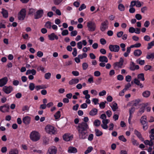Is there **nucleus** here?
I'll return each mask as SVG.
<instances>
[{
    "instance_id": "1",
    "label": "nucleus",
    "mask_w": 154,
    "mask_h": 154,
    "mask_svg": "<svg viewBox=\"0 0 154 154\" xmlns=\"http://www.w3.org/2000/svg\"><path fill=\"white\" fill-rule=\"evenodd\" d=\"M89 128L88 124L84 122L79 123L78 125L76 127L78 131H87Z\"/></svg>"
},
{
    "instance_id": "2",
    "label": "nucleus",
    "mask_w": 154,
    "mask_h": 154,
    "mask_svg": "<svg viewBox=\"0 0 154 154\" xmlns=\"http://www.w3.org/2000/svg\"><path fill=\"white\" fill-rule=\"evenodd\" d=\"M30 137L32 141H36L40 139V136L38 132L36 131H33L30 134Z\"/></svg>"
},
{
    "instance_id": "3",
    "label": "nucleus",
    "mask_w": 154,
    "mask_h": 154,
    "mask_svg": "<svg viewBox=\"0 0 154 154\" xmlns=\"http://www.w3.org/2000/svg\"><path fill=\"white\" fill-rule=\"evenodd\" d=\"M46 132L50 134H56L55 128L50 125H47L45 128Z\"/></svg>"
},
{
    "instance_id": "4",
    "label": "nucleus",
    "mask_w": 154,
    "mask_h": 154,
    "mask_svg": "<svg viewBox=\"0 0 154 154\" xmlns=\"http://www.w3.org/2000/svg\"><path fill=\"white\" fill-rule=\"evenodd\" d=\"M87 26L88 30L90 31H94L96 29V24L93 22L89 21L87 23Z\"/></svg>"
},
{
    "instance_id": "5",
    "label": "nucleus",
    "mask_w": 154,
    "mask_h": 154,
    "mask_svg": "<svg viewBox=\"0 0 154 154\" xmlns=\"http://www.w3.org/2000/svg\"><path fill=\"white\" fill-rule=\"evenodd\" d=\"M26 10L25 9H22L20 11L18 15V19L19 20H23L26 15Z\"/></svg>"
},
{
    "instance_id": "6",
    "label": "nucleus",
    "mask_w": 154,
    "mask_h": 154,
    "mask_svg": "<svg viewBox=\"0 0 154 154\" xmlns=\"http://www.w3.org/2000/svg\"><path fill=\"white\" fill-rule=\"evenodd\" d=\"M109 48L111 51L117 52L119 51L120 47L117 45H110L109 46Z\"/></svg>"
},
{
    "instance_id": "7",
    "label": "nucleus",
    "mask_w": 154,
    "mask_h": 154,
    "mask_svg": "<svg viewBox=\"0 0 154 154\" xmlns=\"http://www.w3.org/2000/svg\"><path fill=\"white\" fill-rule=\"evenodd\" d=\"M109 24V22L107 20H106L104 22H102L100 26V30L102 31H104L108 28V25Z\"/></svg>"
},
{
    "instance_id": "8",
    "label": "nucleus",
    "mask_w": 154,
    "mask_h": 154,
    "mask_svg": "<svg viewBox=\"0 0 154 154\" xmlns=\"http://www.w3.org/2000/svg\"><path fill=\"white\" fill-rule=\"evenodd\" d=\"M57 151V148L55 146H52L48 148L46 154H56Z\"/></svg>"
},
{
    "instance_id": "9",
    "label": "nucleus",
    "mask_w": 154,
    "mask_h": 154,
    "mask_svg": "<svg viewBox=\"0 0 154 154\" xmlns=\"http://www.w3.org/2000/svg\"><path fill=\"white\" fill-rule=\"evenodd\" d=\"M78 132L79 139H85L87 138L88 136L87 131H78Z\"/></svg>"
},
{
    "instance_id": "10",
    "label": "nucleus",
    "mask_w": 154,
    "mask_h": 154,
    "mask_svg": "<svg viewBox=\"0 0 154 154\" xmlns=\"http://www.w3.org/2000/svg\"><path fill=\"white\" fill-rule=\"evenodd\" d=\"M9 106L8 104H5L0 106V111L2 112H9Z\"/></svg>"
},
{
    "instance_id": "11",
    "label": "nucleus",
    "mask_w": 154,
    "mask_h": 154,
    "mask_svg": "<svg viewBox=\"0 0 154 154\" xmlns=\"http://www.w3.org/2000/svg\"><path fill=\"white\" fill-rule=\"evenodd\" d=\"M44 14L43 10L42 9L38 10L36 12V14L34 15L35 19H38L43 16Z\"/></svg>"
},
{
    "instance_id": "12",
    "label": "nucleus",
    "mask_w": 154,
    "mask_h": 154,
    "mask_svg": "<svg viewBox=\"0 0 154 154\" xmlns=\"http://www.w3.org/2000/svg\"><path fill=\"white\" fill-rule=\"evenodd\" d=\"M13 87L11 86L8 87L5 86L3 88V91L6 94L10 93L13 90Z\"/></svg>"
},
{
    "instance_id": "13",
    "label": "nucleus",
    "mask_w": 154,
    "mask_h": 154,
    "mask_svg": "<svg viewBox=\"0 0 154 154\" xmlns=\"http://www.w3.org/2000/svg\"><path fill=\"white\" fill-rule=\"evenodd\" d=\"M135 111V108L132 107L129 109V117L128 118V121L129 124H131V120L132 117V114Z\"/></svg>"
},
{
    "instance_id": "14",
    "label": "nucleus",
    "mask_w": 154,
    "mask_h": 154,
    "mask_svg": "<svg viewBox=\"0 0 154 154\" xmlns=\"http://www.w3.org/2000/svg\"><path fill=\"white\" fill-rule=\"evenodd\" d=\"M136 4V2L134 1H131V5L130 6V9L129 10V11L130 13H134L135 11V9L132 7L135 5Z\"/></svg>"
},
{
    "instance_id": "15",
    "label": "nucleus",
    "mask_w": 154,
    "mask_h": 154,
    "mask_svg": "<svg viewBox=\"0 0 154 154\" xmlns=\"http://www.w3.org/2000/svg\"><path fill=\"white\" fill-rule=\"evenodd\" d=\"M31 118L29 116L24 117L23 119V122L25 125H29L30 122Z\"/></svg>"
},
{
    "instance_id": "16",
    "label": "nucleus",
    "mask_w": 154,
    "mask_h": 154,
    "mask_svg": "<svg viewBox=\"0 0 154 154\" xmlns=\"http://www.w3.org/2000/svg\"><path fill=\"white\" fill-rule=\"evenodd\" d=\"M140 122L142 125H145L147 124V121L146 116V115H144L142 116L140 119Z\"/></svg>"
},
{
    "instance_id": "17",
    "label": "nucleus",
    "mask_w": 154,
    "mask_h": 154,
    "mask_svg": "<svg viewBox=\"0 0 154 154\" xmlns=\"http://www.w3.org/2000/svg\"><path fill=\"white\" fill-rule=\"evenodd\" d=\"M68 152L70 153H75L77 152V150L76 148L70 146L68 148Z\"/></svg>"
},
{
    "instance_id": "18",
    "label": "nucleus",
    "mask_w": 154,
    "mask_h": 154,
    "mask_svg": "<svg viewBox=\"0 0 154 154\" xmlns=\"http://www.w3.org/2000/svg\"><path fill=\"white\" fill-rule=\"evenodd\" d=\"M48 37L50 40H54L55 39L57 40L58 39V36L56 35L54 33H52L51 34L48 35Z\"/></svg>"
},
{
    "instance_id": "19",
    "label": "nucleus",
    "mask_w": 154,
    "mask_h": 154,
    "mask_svg": "<svg viewBox=\"0 0 154 154\" xmlns=\"http://www.w3.org/2000/svg\"><path fill=\"white\" fill-rule=\"evenodd\" d=\"M8 81V78H3L0 79V87H2L7 83Z\"/></svg>"
},
{
    "instance_id": "20",
    "label": "nucleus",
    "mask_w": 154,
    "mask_h": 154,
    "mask_svg": "<svg viewBox=\"0 0 154 154\" xmlns=\"http://www.w3.org/2000/svg\"><path fill=\"white\" fill-rule=\"evenodd\" d=\"M73 136H69L68 134H65L63 136V138L64 140L68 141L73 138Z\"/></svg>"
},
{
    "instance_id": "21",
    "label": "nucleus",
    "mask_w": 154,
    "mask_h": 154,
    "mask_svg": "<svg viewBox=\"0 0 154 154\" xmlns=\"http://www.w3.org/2000/svg\"><path fill=\"white\" fill-rule=\"evenodd\" d=\"M99 61L102 62L107 63L108 61V60L106 56H100L99 57Z\"/></svg>"
},
{
    "instance_id": "22",
    "label": "nucleus",
    "mask_w": 154,
    "mask_h": 154,
    "mask_svg": "<svg viewBox=\"0 0 154 154\" xmlns=\"http://www.w3.org/2000/svg\"><path fill=\"white\" fill-rule=\"evenodd\" d=\"M97 109L94 108L90 112L89 114L91 116H94L97 114Z\"/></svg>"
},
{
    "instance_id": "23",
    "label": "nucleus",
    "mask_w": 154,
    "mask_h": 154,
    "mask_svg": "<svg viewBox=\"0 0 154 154\" xmlns=\"http://www.w3.org/2000/svg\"><path fill=\"white\" fill-rule=\"evenodd\" d=\"M2 10L1 13L2 14L3 17L5 18H7L8 17V13L7 11L4 8H2Z\"/></svg>"
},
{
    "instance_id": "24",
    "label": "nucleus",
    "mask_w": 154,
    "mask_h": 154,
    "mask_svg": "<svg viewBox=\"0 0 154 154\" xmlns=\"http://www.w3.org/2000/svg\"><path fill=\"white\" fill-rule=\"evenodd\" d=\"M142 52L141 50L140 49H137L135 50L134 53V55L135 56H139L142 54Z\"/></svg>"
},
{
    "instance_id": "25",
    "label": "nucleus",
    "mask_w": 154,
    "mask_h": 154,
    "mask_svg": "<svg viewBox=\"0 0 154 154\" xmlns=\"http://www.w3.org/2000/svg\"><path fill=\"white\" fill-rule=\"evenodd\" d=\"M145 108L142 106L140 108L139 111L138 112L137 115L138 116H140L144 112V111Z\"/></svg>"
},
{
    "instance_id": "26",
    "label": "nucleus",
    "mask_w": 154,
    "mask_h": 154,
    "mask_svg": "<svg viewBox=\"0 0 154 154\" xmlns=\"http://www.w3.org/2000/svg\"><path fill=\"white\" fill-rule=\"evenodd\" d=\"M79 81V80L78 79H73L69 82V84L70 85H72L78 83Z\"/></svg>"
},
{
    "instance_id": "27",
    "label": "nucleus",
    "mask_w": 154,
    "mask_h": 154,
    "mask_svg": "<svg viewBox=\"0 0 154 154\" xmlns=\"http://www.w3.org/2000/svg\"><path fill=\"white\" fill-rule=\"evenodd\" d=\"M150 94V92L149 91H146L143 93L142 95L145 97H148Z\"/></svg>"
},
{
    "instance_id": "28",
    "label": "nucleus",
    "mask_w": 154,
    "mask_h": 154,
    "mask_svg": "<svg viewBox=\"0 0 154 154\" xmlns=\"http://www.w3.org/2000/svg\"><path fill=\"white\" fill-rule=\"evenodd\" d=\"M36 72V71L34 69H32L31 70L30 69L28 70L26 72V75L32 74V75H35Z\"/></svg>"
},
{
    "instance_id": "29",
    "label": "nucleus",
    "mask_w": 154,
    "mask_h": 154,
    "mask_svg": "<svg viewBox=\"0 0 154 154\" xmlns=\"http://www.w3.org/2000/svg\"><path fill=\"white\" fill-rule=\"evenodd\" d=\"M134 83L137 85H139L141 88L143 87V86L140 83V81L136 78L134 79Z\"/></svg>"
},
{
    "instance_id": "30",
    "label": "nucleus",
    "mask_w": 154,
    "mask_h": 154,
    "mask_svg": "<svg viewBox=\"0 0 154 154\" xmlns=\"http://www.w3.org/2000/svg\"><path fill=\"white\" fill-rule=\"evenodd\" d=\"M55 119H58L61 116L60 112V111H58L54 116Z\"/></svg>"
},
{
    "instance_id": "31",
    "label": "nucleus",
    "mask_w": 154,
    "mask_h": 154,
    "mask_svg": "<svg viewBox=\"0 0 154 154\" xmlns=\"http://www.w3.org/2000/svg\"><path fill=\"white\" fill-rule=\"evenodd\" d=\"M95 132L96 135L97 136H100L102 135L103 134L102 132L98 129H95Z\"/></svg>"
},
{
    "instance_id": "32",
    "label": "nucleus",
    "mask_w": 154,
    "mask_h": 154,
    "mask_svg": "<svg viewBox=\"0 0 154 154\" xmlns=\"http://www.w3.org/2000/svg\"><path fill=\"white\" fill-rule=\"evenodd\" d=\"M111 107L113 111L114 112L116 111V109H118L117 104L116 103H114V104Z\"/></svg>"
},
{
    "instance_id": "33",
    "label": "nucleus",
    "mask_w": 154,
    "mask_h": 154,
    "mask_svg": "<svg viewBox=\"0 0 154 154\" xmlns=\"http://www.w3.org/2000/svg\"><path fill=\"white\" fill-rule=\"evenodd\" d=\"M118 9L120 11H123L125 10V6L122 4H120L118 5Z\"/></svg>"
},
{
    "instance_id": "34",
    "label": "nucleus",
    "mask_w": 154,
    "mask_h": 154,
    "mask_svg": "<svg viewBox=\"0 0 154 154\" xmlns=\"http://www.w3.org/2000/svg\"><path fill=\"white\" fill-rule=\"evenodd\" d=\"M93 149V148L92 146H89L88 147L87 149L85 151V154H88Z\"/></svg>"
},
{
    "instance_id": "35",
    "label": "nucleus",
    "mask_w": 154,
    "mask_h": 154,
    "mask_svg": "<svg viewBox=\"0 0 154 154\" xmlns=\"http://www.w3.org/2000/svg\"><path fill=\"white\" fill-rule=\"evenodd\" d=\"M136 61L137 63L141 65H143L145 63V61L144 60H140V58L137 59Z\"/></svg>"
},
{
    "instance_id": "36",
    "label": "nucleus",
    "mask_w": 154,
    "mask_h": 154,
    "mask_svg": "<svg viewBox=\"0 0 154 154\" xmlns=\"http://www.w3.org/2000/svg\"><path fill=\"white\" fill-rule=\"evenodd\" d=\"M135 64V63L133 62H131L129 67L130 70L132 71L134 70Z\"/></svg>"
},
{
    "instance_id": "37",
    "label": "nucleus",
    "mask_w": 154,
    "mask_h": 154,
    "mask_svg": "<svg viewBox=\"0 0 154 154\" xmlns=\"http://www.w3.org/2000/svg\"><path fill=\"white\" fill-rule=\"evenodd\" d=\"M51 23L50 21H48L47 22H46L45 26V27L47 28L50 29L51 28Z\"/></svg>"
},
{
    "instance_id": "38",
    "label": "nucleus",
    "mask_w": 154,
    "mask_h": 154,
    "mask_svg": "<svg viewBox=\"0 0 154 154\" xmlns=\"http://www.w3.org/2000/svg\"><path fill=\"white\" fill-rule=\"evenodd\" d=\"M100 121L98 119H96L95 120L94 122V125L97 127L99 126L100 124Z\"/></svg>"
},
{
    "instance_id": "39",
    "label": "nucleus",
    "mask_w": 154,
    "mask_h": 154,
    "mask_svg": "<svg viewBox=\"0 0 154 154\" xmlns=\"http://www.w3.org/2000/svg\"><path fill=\"white\" fill-rule=\"evenodd\" d=\"M153 46H154V41H152L150 43H148L147 48L148 49H149Z\"/></svg>"
},
{
    "instance_id": "40",
    "label": "nucleus",
    "mask_w": 154,
    "mask_h": 154,
    "mask_svg": "<svg viewBox=\"0 0 154 154\" xmlns=\"http://www.w3.org/2000/svg\"><path fill=\"white\" fill-rule=\"evenodd\" d=\"M134 134L139 138H140L142 136L141 133L136 130H135L134 131Z\"/></svg>"
},
{
    "instance_id": "41",
    "label": "nucleus",
    "mask_w": 154,
    "mask_h": 154,
    "mask_svg": "<svg viewBox=\"0 0 154 154\" xmlns=\"http://www.w3.org/2000/svg\"><path fill=\"white\" fill-rule=\"evenodd\" d=\"M18 151L17 149H12L9 152V154H18Z\"/></svg>"
},
{
    "instance_id": "42",
    "label": "nucleus",
    "mask_w": 154,
    "mask_h": 154,
    "mask_svg": "<svg viewBox=\"0 0 154 154\" xmlns=\"http://www.w3.org/2000/svg\"><path fill=\"white\" fill-rule=\"evenodd\" d=\"M119 139L123 142H125L127 141V140L124 137L123 135H121L119 137Z\"/></svg>"
},
{
    "instance_id": "43",
    "label": "nucleus",
    "mask_w": 154,
    "mask_h": 154,
    "mask_svg": "<svg viewBox=\"0 0 154 154\" xmlns=\"http://www.w3.org/2000/svg\"><path fill=\"white\" fill-rule=\"evenodd\" d=\"M146 58L148 59H153L154 58V53H151L149 55H147Z\"/></svg>"
},
{
    "instance_id": "44",
    "label": "nucleus",
    "mask_w": 154,
    "mask_h": 154,
    "mask_svg": "<svg viewBox=\"0 0 154 154\" xmlns=\"http://www.w3.org/2000/svg\"><path fill=\"white\" fill-rule=\"evenodd\" d=\"M123 64L120 62H116L114 64V68L116 66L121 67L122 65Z\"/></svg>"
},
{
    "instance_id": "45",
    "label": "nucleus",
    "mask_w": 154,
    "mask_h": 154,
    "mask_svg": "<svg viewBox=\"0 0 154 154\" xmlns=\"http://www.w3.org/2000/svg\"><path fill=\"white\" fill-rule=\"evenodd\" d=\"M29 88L30 90H33L35 88V86L34 84L32 83H30L29 84Z\"/></svg>"
},
{
    "instance_id": "46",
    "label": "nucleus",
    "mask_w": 154,
    "mask_h": 154,
    "mask_svg": "<svg viewBox=\"0 0 154 154\" xmlns=\"http://www.w3.org/2000/svg\"><path fill=\"white\" fill-rule=\"evenodd\" d=\"M69 32L67 29H65L63 30L61 33V34L63 36L66 35H68Z\"/></svg>"
},
{
    "instance_id": "47",
    "label": "nucleus",
    "mask_w": 154,
    "mask_h": 154,
    "mask_svg": "<svg viewBox=\"0 0 154 154\" xmlns=\"http://www.w3.org/2000/svg\"><path fill=\"white\" fill-rule=\"evenodd\" d=\"M77 54V51L76 48H74L73 49V51L72 52V54L75 57L76 56Z\"/></svg>"
},
{
    "instance_id": "48",
    "label": "nucleus",
    "mask_w": 154,
    "mask_h": 154,
    "mask_svg": "<svg viewBox=\"0 0 154 154\" xmlns=\"http://www.w3.org/2000/svg\"><path fill=\"white\" fill-rule=\"evenodd\" d=\"M86 6L84 4H82L81 6L79 8V11H81L82 10L85 8Z\"/></svg>"
},
{
    "instance_id": "49",
    "label": "nucleus",
    "mask_w": 154,
    "mask_h": 154,
    "mask_svg": "<svg viewBox=\"0 0 154 154\" xmlns=\"http://www.w3.org/2000/svg\"><path fill=\"white\" fill-rule=\"evenodd\" d=\"M135 17L138 20H140L142 18L141 15L140 14H136Z\"/></svg>"
},
{
    "instance_id": "50",
    "label": "nucleus",
    "mask_w": 154,
    "mask_h": 154,
    "mask_svg": "<svg viewBox=\"0 0 154 154\" xmlns=\"http://www.w3.org/2000/svg\"><path fill=\"white\" fill-rule=\"evenodd\" d=\"M128 31L130 33H133L135 32V29L133 27H130Z\"/></svg>"
},
{
    "instance_id": "51",
    "label": "nucleus",
    "mask_w": 154,
    "mask_h": 154,
    "mask_svg": "<svg viewBox=\"0 0 154 154\" xmlns=\"http://www.w3.org/2000/svg\"><path fill=\"white\" fill-rule=\"evenodd\" d=\"M105 103L103 102H101L99 104L100 107L101 108L104 109L105 107Z\"/></svg>"
},
{
    "instance_id": "52",
    "label": "nucleus",
    "mask_w": 154,
    "mask_h": 154,
    "mask_svg": "<svg viewBox=\"0 0 154 154\" xmlns=\"http://www.w3.org/2000/svg\"><path fill=\"white\" fill-rule=\"evenodd\" d=\"M77 34V32L76 30L72 31L70 33V35L72 36H76Z\"/></svg>"
},
{
    "instance_id": "53",
    "label": "nucleus",
    "mask_w": 154,
    "mask_h": 154,
    "mask_svg": "<svg viewBox=\"0 0 154 154\" xmlns=\"http://www.w3.org/2000/svg\"><path fill=\"white\" fill-rule=\"evenodd\" d=\"M83 69L84 70H86L88 67V65L87 63H84L82 64Z\"/></svg>"
},
{
    "instance_id": "54",
    "label": "nucleus",
    "mask_w": 154,
    "mask_h": 154,
    "mask_svg": "<svg viewBox=\"0 0 154 154\" xmlns=\"http://www.w3.org/2000/svg\"><path fill=\"white\" fill-rule=\"evenodd\" d=\"M120 46L122 48V51H124L125 50V45L124 43H121L120 44Z\"/></svg>"
},
{
    "instance_id": "55",
    "label": "nucleus",
    "mask_w": 154,
    "mask_h": 154,
    "mask_svg": "<svg viewBox=\"0 0 154 154\" xmlns=\"http://www.w3.org/2000/svg\"><path fill=\"white\" fill-rule=\"evenodd\" d=\"M78 48L80 49L82 48V43L81 42H78L77 44Z\"/></svg>"
},
{
    "instance_id": "56",
    "label": "nucleus",
    "mask_w": 154,
    "mask_h": 154,
    "mask_svg": "<svg viewBox=\"0 0 154 154\" xmlns=\"http://www.w3.org/2000/svg\"><path fill=\"white\" fill-rule=\"evenodd\" d=\"M45 88H46L45 87H43L41 85L36 86L35 87V88L37 91H38L40 89H43Z\"/></svg>"
},
{
    "instance_id": "57",
    "label": "nucleus",
    "mask_w": 154,
    "mask_h": 154,
    "mask_svg": "<svg viewBox=\"0 0 154 154\" xmlns=\"http://www.w3.org/2000/svg\"><path fill=\"white\" fill-rule=\"evenodd\" d=\"M43 52L40 51H38L37 54V56L40 57H42L43 56Z\"/></svg>"
},
{
    "instance_id": "58",
    "label": "nucleus",
    "mask_w": 154,
    "mask_h": 154,
    "mask_svg": "<svg viewBox=\"0 0 154 154\" xmlns=\"http://www.w3.org/2000/svg\"><path fill=\"white\" fill-rule=\"evenodd\" d=\"M106 113L109 117H110L112 115V112L110 110H108L106 112Z\"/></svg>"
},
{
    "instance_id": "59",
    "label": "nucleus",
    "mask_w": 154,
    "mask_h": 154,
    "mask_svg": "<svg viewBox=\"0 0 154 154\" xmlns=\"http://www.w3.org/2000/svg\"><path fill=\"white\" fill-rule=\"evenodd\" d=\"M132 142L133 144L134 145L137 146L139 144V143L137 142V140L134 139L132 140Z\"/></svg>"
},
{
    "instance_id": "60",
    "label": "nucleus",
    "mask_w": 154,
    "mask_h": 154,
    "mask_svg": "<svg viewBox=\"0 0 154 154\" xmlns=\"http://www.w3.org/2000/svg\"><path fill=\"white\" fill-rule=\"evenodd\" d=\"M92 101L93 102L95 105L99 104L98 103V102L99 101L98 99L96 98H93L92 100Z\"/></svg>"
},
{
    "instance_id": "61",
    "label": "nucleus",
    "mask_w": 154,
    "mask_h": 154,
    "mask_svg": "<svg viewBox=\"0 0 154 154\" xmlns=\"http://www.w3.org/2000/svg\"><path fill=\"white\" fill-rule=\"evenodd\" d=\"M63 0H54V3L55 5H59Z\"/></svg>"
},
{
    "instance_id": "62",
    "label": "nucleus",
    "mask_w": 154,
    "mask_h": 154,
    "mask_svg": "<svg viewBox=\"0 0 154 154\" xmlns=\"http://www.w3.org/2000/svg\"><path fill=\"white\" fill-rule=\"evenodd\" d=\"M106 91L105 90H103L101 92L99 93V95L100 96H103L105 95L106 94Z\"/></svg>"
},
{
    "instance_id": "63",
    "label": "nucleus",
    "mask_w": 154,
    "mask_h": 154,
    "mask_svg": "<svg viewBox=\"0 0 154 154\" xmlns=\"http://www.w3.org/2000/svg\"><path fill=\"white\" fill-rule=\"evenodd\" d=\"M100 42L102 45H104L106 43V40L104 38H101L100 40Z\"/></svg>"
},
{
    "instance_id": "64",
    "label": "nucleus",
    "mask_w": 154,
    "mask_h": 154,
    "mask_svg": "<svg viewBox=\"0 0 154 154\" xmlns=\"http://www.w3.org/2000/svg\"><path fill=\"white\" fill-rule=\"evenodd\" d=\"M123 33L122 31L118 32L117 34V36L118 38H120L123 35Z\"/></svg>"
}]
</instances>
